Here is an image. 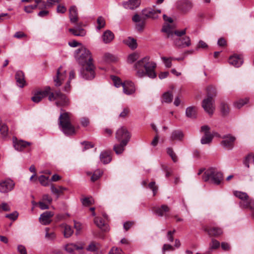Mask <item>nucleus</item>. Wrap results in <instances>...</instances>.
<instances>
[{
	"mask_svg": "<svg viewBox=\"0 0 254 254\" xmlns=\"http://www.w3.org/2000/svg\"><path fill=\"white\" fill-rule=\"evenodd\" d=\"M97 29H100L102 28H103L105 25V21L104 18L100 16L97 19Z\"/></svg>",
	"mask_w": 254,
	"mask_h": 254,
	"instance_id": "55",
	"label": "nucleus"
},
{
	"mask_svg": "<svg viewBox=\"0 0 254 254\" xmlns=\"http://www.w3.org/2000/svg\"><path fill=\"white\" fill-rule=\"evenodd\" d=\"M110 254H125L122 249L113 248L109 252Z\"/></svg>",
	"mask_w": 254,
	"mask_h": 254,
	"instance_id": "59",
	"label": "nucleus"
},
{
	"mask_svg": "<svg viewBox=\"0 0 254 254\" xmlns=\"http://www.w3.org/2000/svg\"><path fill=\"white\" fill-rule=\"evenodd\" d=\"M170 207L167 205H162L160 207H154L152 210L154 213L159 217L163 216L166 217V213L170 211Z\"/></svg>",
	"mask_w": 254,
	"mask_h": 254,
	"instance_id": "18",
	"label": "nucleus"
},
{
	"mask_svg": "<svg viewBox=\"0 0 254 254\" xmlns=\"http://www.w3.org/2000/svg\"><path fill=\"white\" fill-rule=\"evenodd\" d=\"M15 186V183L11 179H7L0 182V192L7 193L12 190Z\"/></svg>",
	"mask_w": 254,
	"mask_h": 254,
	"instance_id": "10",
	"label": "nucleus"
},
{
	"mask_svg": "<svg viewBox=\"0 0 254 254\" xmlns=\"http://www.w3.org/2000/svg\"><path fill=\"white\" fill-rule=\"evenodd\" d=\"M99 247V245L98 244H95L92 242L89 245L86 250L90 252H95L98 249Z\"/></svg>",
	"mask_w": 254,
	"mask_h": 254,
	"instance_id": "52",
	"label": "nucleus"
},
{
	"mask_svg": "<svg viewBox=\"0 0 254 254\" xmlns=\"http://www.w3.org/2000/svg\"><path fill=\"white\" fill-rule=\"evenodd\" d=\"M61 227L64 229V235L65 238H69L72 235L73 231L70 226L63 224Z\"/></svg>",
	"mask_w": 254,
	"mask_h": 254,
	"instance_id": "34",
	"label": "nucleus"
},
{
	"mask_svg": "<svg viewBox=\"0 0 254 254\" xmlns=\"http://www.w3.org/2000/svg\"><path fill=\"white\" fill-rule=\"evenodd\" d=\"M236 138L234 136L227 134L223 136V147L228 150L232 149L234 147V143Z\"/></svg>",
	"mask_w": 254,
	"mask_h": 254,
	"instance_id": "16",
	"label": "nucleus"
},
{
	"mask_svg": "<svg viewBox=\"0 0 254 254\" xmlns=\"http://www.w3.org/2000/svg\"><path fill=\"white\" fill-rule=\"evenodd\" d=\"M0 132L3 137H5L7 134L8 127L5 124H0Z\"/></svg>",
	"mask_w": 254,
	"mask_h": 254,
	"instance_id": "53",
	"label": "nucleus"
},
{
	"mask_svg": "<svg viewBox=\"0 0 254 254\" xmlns=\"http://www.w3.org/2000/svg\"><path fill=\"white\" fill-rule=\"evenodd\" d=\"M75 58L78 63L82 65L92 63V59L90 51L85 47H81L76 51Z\"/></svg>",
	"mask_w": 254,
	"mask_h": 254,
	"instance_id": "4",
	"label": "nucleus"
},
{
	"mask_svg": "<svg viewBox=\"0 0 254 254\" xmlns=\"http://www.w3.org/2000/svg\"><path fill=\"white\" fill-rule=\"evenodd\" d=\"M123 91L127 95H131L135 92V89L133 83L131 81H127L123 85Z\"/></svg>",
	"mask_w": 254,
	"mask_h": 254,
	"instance_id": "22",
	"label": "nucleus"
},
{
	"mask_svg": "<svg viewBox=\"0 0 254 254\" xmlns=\"http://www.w3.org/2000/svg\"><path fill=\"white\" fill-rule=\"evenodd\" d=\"M130 134L126 127H122L116 131V138L117 140L123 141V144L127 145L130 138Z\"/></svg>",
	"mask_w": 254,
	"mask_h": 254,
	"instance_id": "8",
	"label": "nucleus"
},
{
	"mask_svg": "<svg viewBox=\"0 0 254 254\" xmlns=\"http://www.w3.org/2000/svg\"><path fill=\"white\" fill-rule=\"evenodd\" d=\"M39 181L40 184L43 186L49 185V177L41 175L39 177Z\"/></svg>",
	"mask_w": 254,
	"mask_h": 254,
	"instance_id": "48",
	"label": "nucleus"
},
{
	"mask_svg": "<svg viewBox=\"0 0 254 254\" xmlns=\"http://www.w3.org/2000/svg\"><path fill=\"white\" fill-rule=\"evenodd\" d=\"M124 43L128 46L130 49L134 50L137 48L136 41L130 37L124 40Z\"/></svg>",
	"mask_w": 254,
	"mask_h": 254,
	"instance_id": "33",
	"label": "nucleus"
},
{
	"mask_svg": "<svg viewBox=\"0 0 254 254\" xmlns=\"http://www.w3.org/2000/svg\"><path fill=\"white\" fill-rule=\"evenodd\" d=\"M213 96L214 94L208 93L207 97L204 99L202 102V108L209 115H212L214 110Z\"/></svg>",
	"mask_w": 254,
	"mask_h": 254,
	"instance_id": "7",
	"label": "nucleus"
},
{
	"mask_svg": "<svg viewBox=\"0 0 254 254\" xmlns=\"http://www.w3.org/2000/svg\"><path fill=\"white\" fill-rule=\"evenodd\" d=\"M94 223L99 228L103 231L107 230V227L105 225V222L99 217H95L94 218Z\"/></svg>",
	"mask_w": 254,
	"mask_h": 254,
	"instance_id": "37",
	"label": "nucleus"
},
{
	"mask_svg": "<svg viewBox=\"0 0 254 254\" xmlns=\"http://www.w3.org/2000/svg\"><path fill=\"white\" fill-rule=\"evenodd\" d=\"M200 131L204 133V135L201 139V144H206L210 143L212 140V136L210 132V127L207 126H202Z\"/></svg>",
	"mask_w": 254,
	"mask_h": 254,
	"instance_id": "12",
	"label": "nucleus"
},
{
	"mask_svg": "<svg viewBox=\"0 0 254 254\" xmlns=\"http://www.w3.org/2000/svg\"><path fill=\"white\" fill-rule=\"evenodd\" d=\"M95 67L92 63L83 65L80 71V76L84 79L91 80L95 77Z\"/></svg>",
	"mask_w": 254,
	"mask_h": 254,
	"instance_id": "6",
	"label": "nucleus"
},
{
	"mask_svg": "<svg viewBox=\"0 0 254 254\" xmlns=\"http://www.w3.org/2000/svg\"><path fill=\"white\" fill-rule=\"evenodd\" d=\"M51 89L49 86L45 87L43 90L36 91L34 93L33 96L31 98V100L34 103H38L44 97L48 95L49 96L51 92Z\"/></svg>",
	"mask_w": 254,
	"mask_h": 254,
	"instance_id": "9",
	"label": "nucleus"
},
{
	"mask_svg": "<svg viewBox=\"0 0 254 254\" xmlns=\"http://www.w3.org/2000/svg\"><path fill=\"white\" fill-rule=\"evenodd\" d=\"M126 145H127L123 144V141H121L120 144H116L114 145V150L117 154H121L124 152L125 147Z\"/></svg>",
	"mask_w": 254,
	"mask_h": 254,
	"instance_id": "38",
	"label": "nucleus"
},
{
	"mask_svg": "<svg viewBox=\"0 0 254 254\" xmlns=\"http://www.w3.org/2000/svg\"><path fill=\"white\" fill-rule=\"evenodd\" d=\"M13 144L15 149L18 151H23L25 148L31 145V143L29 142L18 140L17 138H13Z\"/></svg>",
	"mask_w": 254,
	"mask_h": 254,
	"instance_id": "14",
	"label": "nucleus"
},
{
	"mask_svg": "<svg viewBox=\"0 0 254 254\" xmlns=\"http://www.w3.org/2000/svg\"><path fill=\"white\" fill-rule=\"evenodd\" d=\"M59 126L62 127L63 132L67 135L75 133L74 127L71 123L70 114L67 112L61 113L59 118Z\"/></svg>",
	"mask_w": 254,
	"mask_h": 254,
	"instance_id": "3",
	"label": "nucleus"
},
{
	"mask_svg": "<svg viewBox=\"0 0 254 254\" xmlns=\"http://www.w3.org/2000/svg\"><path fill=\"white\" fill-rule=\"evenodd\" d=\"M139 58V56L137 53H133L128 56L127 62L129 63H132L136 61Z\"/></svg>",
	"mask_w": 254,
	"mask_h": 254,
	"instance_id": "54",
	"label": "nucleus"
},
{
	"mask_svg": "<svg viewBox=\"0 0 254 254\" xmlns=\"http://www.w3.org/2000/svg\"><path fill=\"white\" fill-rule=\"evenodd\" d=\"M45 231V238L46 239H47L48 240L52 241L53 240L56 238V234L54 232H49V228H46Z\"/></svg>",
	"mask_w": 254,
	"mask_h": 254,
	"instance_id": "50",
	"label": "nucleus"
},
{
	"mask_svg": "<svg viewBox=\"0 0 254 254\" xmlns=\"http://www.w3.org/2000/svg\"><path fill=\"white\" fill-rule=\"evenodd\" d=\"M220 246V243L214 239H212L211 240V242L209 244V249L207 252L208 254H210L212 250H215L218 249Z\"/></svg>",
	"mask_w": 254,
	"mask_h": 254,
	"instance_id": "43",
	"label": "nucleus"
},
{
	"mask_svg": "<svg viewBox=\"0 0 254 254\" xmlns=\"http://www.w3.org/2000/svg\"><path fill=\"white\" fill-rule=\"evenodd\" d=\"M244 165L248 168L250 167V164L254 165V154L250 153L248 154L246 157L244 161Z\"/></svg>",
	"mask_w": 254,
	"mask_h": 254,
	"instance_id": "35",
	"label": "nucleus"
},
{
	"mask_svg": "<svg viewBox=\"0 0 254 254\" xmlns=\"http://www.w3.org/2000/svg\"><path fill=\"white\" fill-rule=\"evenodd\" d=\"M84 248V245L82 243L79 244H73L70 243L67 244L64 246V250L66 252L69 254H73L74 250H82Z\"/></svg>",
	"mask_w": 254,
	"mask_h": 254,
	"instance_id": "20",
	"label": "nucleus"
},
{
	"mask_svg": "<svg viewBox=\"0 0 254 254\" xmlns=\"http://www.w3.org/2000/svg\"><path fill=\"white\" fill-rule=\"evenodd\" d=\"M249 99L247 98L245 99H241L236 101L234 103V105L236 108L240 109L245 104H247L249 102Z\"/></svg>",
	"mask_w": 254,
	"mask_h": 254,
	"instance_id": "42",
	"label": "nucleus"
},
{
	"mask_svg": "<svg viewBox=\"0 0 254 254\" xmlns=\"http://www.w3.org/2000/svg\"><path fill=\"white\" fill-rule=\"evenodd\" d=\"M240 207L242 208H247L252 211H254V199L249 196Z\"/></svg>",
	"mask_w": 254,
	"mask_h": 254,
	"instance_id": "29",
	"label": "nucleus"
},
{
	"mask_svg": "<svg viewBox=\"0 0 254 254\" xmlns=\"http://www.w3.org/2000/svg\"><path fill=\"white\" fill-rule=\"evenodd\" d=\"M161 13V10H155L153 9H146L142 11V15L145 17L156 19L158 17V15Z\"/></svg>",
	"mask_w": 254,
	"mask_h": 254,
	"instance_id": "19",
	"label": "nucleus"
},
{
	"mask_svg": "<svg viewBox=\"0 0 254 254\" xmlns=\"http://www.w3.org/2000/svg\"><path fill=\"white\" fill-rule=\"evenodd\" d=\"M148 187L152 190L153 195H155L158 189L157 187L155 185V183L154 182H151L149 184Z\"/></svg>",
	"mask_w": 254,
	"mask_h": 254,
	"instance_id": "58",
	"label": "nucleus"
},
{
	"mask_svg": "<svg viewBox=\"0 0 254 254\" xmlns=\"http://www.w3.org/2000/svg\"><path fill=\"white\" fill-rule=\"evenodd\" d=\"M54 215V213L52 211H45L41 214L39 221L42 225H49L52 222V218Z\"/></svg>",
	"mask_w": 254,
	"mask_h": 254,
	"instance_id": "13",
	"label": "nucleus"
},
{
	"mask_svg": "<svg viewBox=\"0 0 254 254\" xmlns=\"http://www.w3.org/2000/svg\"><path fill=\"white\" fill-rule=\"evenodd\" d=\"M103 174V171L97 169L96 170L91 177V181L93 182L97 181Z\"/></svg>",
	"mask_w": 254,
	"mask_h": 254,
	"instance_id": "46",
	"label": "nucleus"
},
{
	"mask_svg": "<svg viewBox=\"0 0 254 254\" xmlns=\"http://www.w3.org/2000/svg\"><path fill=\"white\" fill-rule=\"evenodd\" d=\"M69 18L72 23H74L77 21V8L75 6L70 7L69 10Z\"/></svg>",
	"mask_w": 254,
	"mask_h": 254,
	"instance_id": "32",
	"label": "nucleus"
},
{
	"mask_svg": "<svg viewBox=\"0 0 254 254\" xmlns=\"http://www.w3.org/2000/svg\"><path fill=\"white\" fill-rule=\"evenodd\" d=\"M156 66L154 62H150L149 58L145 57L136 62L133 67L138 77L141 78L147 75L149 78H154L157 76L154 70Z\"/></svg>",
	"mask_w": 254,
	"mask_h": 254,
	"instance_id": "1",
	"label": "nucleus"
},
{
	"mask_svg": "<svg viewBox=\"0 0 254 254\" xmlns=\"http://www.w3.org/2000/svg\"><path fill=\"white\" fill-rule=\"evenodd\" d=\"M66 77V70H64L62 66H60L57 70L56 76L54 80L55 83V86L58 87L62 85L63 81Z\"/></svg>",
	"mask_w": 254,
	"mask_h": 254,
	"instance_id": "11",
	"label": "nucleus"
},
{
	"mask_svg": "<svg viewBox=\"0 0 254 254\" xmlns=\"http://www.w3.org/2000/svg\"><path fill=\"white\" fill-rule=\"evenodd\" d=\"M145 17L143 15L142 16H140L138 14H135L132 17V20L135 23L140 22L142 20L145 19Z\"/></svg>",
	"mask_w": 254,
	"mask_h": 254,
	"instance_id": "57",
	"label": "nucleus"
},
{
	"mask_svg": "<svg viewBox=\"0 0 254 254\" xmlns=\"http://www.w3.org/2000/svg\"><path fill=\"white\" fill-rule=\"evenodd\" d=\"M192 7V3L188 0H182L178 3V8L184 12L190 10Z\"/></svg>",
	"mask_w": 254,
	"mask_h": 254,
	"instance_id": "21",
	"label": "nucleus"
},
{
	"mask_svg": "<svg viewBox=\"0 0 254 254\" xmlns=\"http://www.w3.org/2000/svg\"><path fill=\"white\" fill-rule=\"evenodd\" d=\"M173 95L170 92H166L163 95V102L170 103L172 101Z\"/></svg>",
	"mask_w": 254,
	"mask_h": 254,
	"instance_id": "44",
	"label": "nucleus"
},
{
	"mask_svg": "<svg viewBox=\"0 0 254 254\" xmlns=\"http://www.w3.org/2000/svg\"><path fill=\"white\" fill-rule=\"evenodd\" d=\"M49 204L46 202H44L42 201H40L38 202V205L40 208L42 210L48 209H49Z\"/></svg>",
	"mask_w": 254,
	"mask_h": 254,
	"instance_id": "64",
	"label": "nucleus"
},
{
	"mask_svg": "<svg viewBox=\"0 0 254 254\" xmlns=\"http://www.w3.org/2000/svg\"><path fill=\"white\" fill-rule=\"evenodd\" d=\"M101 162L104 164H108L111 161V157L109 153L107 152H102L100 155Z\"/></svg>",
	"mask_w": 254,
	"mask_h": 254,
	"instance_id": "36",
	"label": "nucleus"
},
{
	"mask_svg": "<svg viewBox=\"0 0 254 254\" xmlns=\"http://www.w3.org/2000/svg\"><path fill=\"white\" fill-rule=\"evenodd\" d=\"M104 57L105 60L107 62H113L115 60V57L110 53L105 54Z\"/></svg>",
	"mask_w": 254,
	"mask_h": 254,
	"instance_id": "60",
	"label": "nucleus"
},
{
	"mask_svg": "<svg viewBox=\"0 0 254 254\" xmlns=\"http://www.w3.org/2000/svg\"><path fill=\"white\" fill-rule=\"evenodd\" d=\"M167 154L171 157L172 159L174 162H176L177 161V156H176L172 148L170 147L167 148Z\"/></svg>",
	"mask_w": 254,
	"mask_h": 254,
	"instance_id": "51",
	"label": "nucleus"
},
{
	"mask_svg": "<svg viewBox=\"0 0 254 254\" xmlns=\"http://www.w3.org/2000/svg\"><path fill=\"white\" fill-rule=\"evenodd\" d=\"M111 78L113 80L114 84L116 87H119L121 86L123 87L124 83L121 81L120 78L116 76L112 75Z\"/></svg>",
	"mask_w": 254,
	"mask_h": 254,
	"instance_id": "47",
	"label": "nucleus"
},
{
	"mask_svg": "<svg viewBox=\"0 0 254 254\" xmlns=\"http://www.w3.org/2000/svg\"><path fill=\"white\" fill-rule=\"evenodd\" d=\"M234 194L236 197L240 199V201L239 202L240 206L244 203V201L246 200V199L249 196L247 193L240 191H235Z\"/></svg>",
	"mask_w": 254,
	"mask_h": 254,
	"instance_id": "31",
	"label": "nucleus"
},
{
	"mask_svg": "<svg viewBox=\"0 0 254 254\" xmlns=\"http://www.w3.org/2000/svg\"><path fill=\"white\" fill-rule=\"evenodd\" d=\"M140 4V0H128L123 2V6L127 9H134Z\"/></svg>",
	"mask_w": 254,
	"mask_h": 254,
	"instance_id": "24",
	"label": "nucleus"
},
{
	"mask_svg": "<svg viewBox=\"0 0 254 254\" xmlns=\"http://www.w3.org/2000/svg\"><path fill=\"white\" fill-rule=\"evenodd\" d=\"M135 24V28L138 31H141L143 29L145 24V18L142 20L140 22H137Z\"/></svg>",
	"mask_w": 254,
	"mask_h": 254,
	"instance_id": "56",
	"label": "nucleus"
},
{
	"mask_svg": "<svg viewBox=\"0 0 254 254\" xmlns=\"http://www.w3.org/2000/svg\"><path fill=\"white\" fill-rule=\"evenodd\" d=\"M184 137V134L181 130H174L171 134L170 139L171 140L182 141Z\"/></svg>",
	"mask_w": 254,
	"mask_h": 254,
	"instance_id": "26",
	"label": "nucleus"
},
{
	"mask_svg": "<svg viewBox=\"0 0 254 254\" xmlns=\"http://www.w3.org/2000/svg\"><path fill=\"white\" fill-rule=\"evenodd\" d=\"M15 77L17 85L19 87L22 88L26 85L24 74L22 71L19 70L17 71Z\"/></svg>",
	"mask_w": 254,
	"mask_h": 254,
	"instance_id": "23",
	"label": "nucleus"
},
{
	"mask_svg": "<svg viewBox=\"0 0 254 254\" xmlns=\"http://www.w3.org/2000/svg\"><path fill=\"white\" fill-rule=\"evenodd\" d=\"M18 215V213L16 211H15L12 213L6 214L5 215V217L6 218L10 219V220H15L17 219Z\"/></svg>",
	"mask_w": 254,
	"mask_h": 254,
	"instance_id": "62",
	"label": "nucleus"
},
{
	"mask_svg": "<svg viewBox=\"0 0 254 254\" xmlns=\"http://www.w3.org/2000/svg\"><path fill=\"white\" fill-rule=\"evenodd\" d=\"M65 190V188L61 186H58V188H56L53 185L51 186V190L52 192L54 194L57 195L58 197H59V195L63 193V191Z\"/></svg>",
	"mask_w": 254,
	"mask_h": 254,
	"instance_id": "41",
	"label": "nucleus"
},
{
	"mask_svg": "<svg viewBox=\"0 0 254 254\" xmlns=\"http://www.w3.org/2000/svg\"><path fill=\"white\" fill-rule=\"evenodd\" d=\"M161 59L166 67L169 68L172 66V61L173 60L172 57L166 58L163 57L161 58Z\"/></svg>",
	"mask_w": 254,
	"mask_h": 254,
	"instance_id": "49",
	"label": "nucleus"
},
{
	"mask_svg": "<svg viewBox=\"0 0 254 254\" xmlns=\"http://www.w3.org/2000/svg\"><path fill=\"white\" fill-rule=\"evenodd\" d=\"M162 31L165 32L167 35V37L168 38H172L174 36V33L172 31L171 26L167 24L166 25H164L162 28Z\"/></svg>",
	"mask_w": 254,
	"mask_h": 254,
	"instance_id": "39",
	"label": "nucleus"
},
{
	"mask_svg": "<svg viewBox=\"0 0 254 254\" xmlns=\"http://www.w3.org/2000/svg\"><path fill=\"white\" fill-rule=\"evenodd\" d=\"M50 101L56 100V104L58 107H65L68 105V100L66 96L61 93V91L51 92L48 96Z\"/></svg>",
	"mask_w": 254,
	"mask_h": 254,
	"instance_id": "5",
	"label": "nucleus"
},
{
	"mask_svg": "<svg viewBox=\"0 0 254 254\" xmlns=\"http://www.w3.org/2000/svg\"><path fill=\"white\" fill-rule=\"evenodd\" d=\"M92 199L91 198H84L82 200L83 205L85 206H88L92 203Z\"/></svg>",
	"mask_w": 254,
	"mask_h": 254,
	"instance_id": "63",
	"label": "nucleus"
},
{
	"mask_svg": "<svg viewBox=\"0 0 254 254\" xmlns=\"http://www.w3.org/2000/svg\"><path fill=\"white\" fill-rule=\"evenodd\" d=\"M42 201L48 204H51L52 202V198L48 194H44L42 196Z\"/></svg>",
	"mask_w": 254,
	"mask_h": 254,
	"instance_id": "61",
	"label": "nucleus"
},
{
	"mask_svg": "<svg viewBox=\"0 0 254 254\" xmlns=\"http://www.w3.org/2000/svg\"><path fill=\"white\" fill-rule=\"evenodd\" d=\"M174 43L177 46L180 48L189 47L191 45L190 38L188 36L182 38H177L175 39Z\"/></svg>",
	"mask_w": 254,
	"mask_h": 254,
	"instance_id": "17",
	"label": "nucleus"
},
{
	"mask_svg": "<svg viewBox=\"0 0 254 254\" xmlns=\"http://www.w3.org/2000/svg\"><path fill=\"white\" fill-rule=\"evenodd\" d=\"M240 207L242 208H247L252 211H254V199L249 196Z\"/></svg>",
	"mask_w": 254,
	"mask_h": 254,
	"instance_id": "28",
	"label": "nucleus"
},
{
	"mask_svg": "<svg viewBox=\"0 0 254 254\" xmlns=\"http://www.w3.org/2000/svg\"><path fill=\"white\" fill-rule=\"evenodd\" d=\"M197 108L195 106H190L186 110V116L190 119H195L197 117Z\"/></svg>",
	"mask_w": 254,
	"mask_h": 254,
	"instance_id": "27",
	"label": "nucleus"
},
{
	"mask_svg": "<svg viewBox=\"0 0 254 254\" xmlns=\"http://www.w3.org/2000/svg\"><path fill=\"white\" fill-rule=\"evenodd\" d=\"M39 6V8H42L44 6L42 3L41 4H35L34 5H30L28 6H25L24 10L27 13H30L32 11V10L36 8L37 6Z\"/></svg>",
	"mask_w": 254,
	"mask_h": 254,
	"instance_id": "45",
	"label": "nucleus"
},
{
	"mask_svg": "<svg viewBox=\"0 0 254 254\" xmlns=\"http://www.w3.org/2000/svg\"><path fill=\"white\" fill-rule=\"evenodd\" d=\"M205 231L207 232L210 236L217 237L222 233L220 228L216 227H210L205 229Z\"/></svg>",
	"mask_w": 254,
	"mask_h": 254,
	"instance_id": "25",
	"label": "nucleus"
},
{
	"mask_svg": "<svg viewBox=\"0 0 254 254\" xmlns=\"http://www.w3.org/2000/svg\"><path fill=\"white\" fill-rule=\"evenodd\" d=\"M114 39V34L110 30H106L102 35V40L104 43L108 44Z\"/></svg>",
	"mask_w": 254,
	"mask_h": 254,
	"instance_id": "30",
	"label": "nucleus"
},
{
	"mask_svg": "<svg viewBox=\"0 0 254 254\" xmlns=\"http://www.w3.org/2000/svg\"><path fill=\"white\" fill-rule=\"evenodd\" d=\"M202 180L214 185H219L222 182V173L218 168L210 167L204 172Z\"/></svg>",
	"mask_w": 254,
	"mask_h": 254,
	"instance_id": "2",
	"label": "nucleus"
},
{
	"mask_svg": "<svg viewBox=\"0 0 254 254\" xmlns=\"http://www.w3.org/2000/svg\"><path fill=\"white\" fill-rule=\"evenodd\" d=\"M69 31L74 36H84L86 35V31L83 29H74L70 28Z\"/></svg>",
	"mask_w": 254,
	"mask_h": 254,
	"instance_id": "40",
	"label": "nucleus"
},
{
	"mask_svg": "<svg viewBox=\"0 0 254 254\" xmlns=\"http://www.w3.org/2000/svg\"><path fill=\"white\" fill-rule=\"evenodd\" d=\"M229 63L235 67H240L243 63V59L242 56L234 54L230 57L228 60Z\"/></svg>",
	"mask_w": 254,
	"mask_h": 254,
	"instance_id": "15",
	"label": "nucleus"
}]
</instances>
